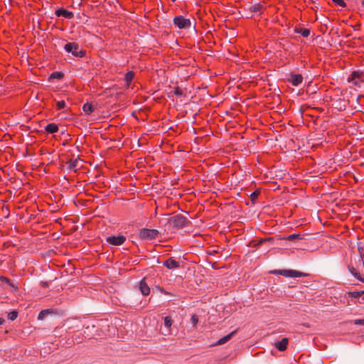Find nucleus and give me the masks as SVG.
<instances>
[{
    "label": "nucleus",
    "instance_id": "dca6fc26",
    "mask_svg": "<svg viewBox=\"0 0 364 364\" xmlns=\"http://www.w3.org/2000/svg\"><path fill=\"white\" fill-rule=\"evenodd\" d=\"M45 130L47 133L54 134L58 131V127L55 123H50L45 127Z\"/></svg>",
    "mask_w": 364,
    "mask_h": 364
},
{
    "label": "nucleus",
    "instance_id": "72a5a7b5",
    "mask_svg": "<svg viewBox=\"0 0 364 364\" xmlns=\"http://www.w3.org/2000/svg\"><path fill=\"white\" fill-rule=\"evenodd\" d=\"M220 248L218 247L217 249H213V250H210L209 252V254L211 255H214L215 254H217V253L220 252Z\"/></svg>",
    "mask_w": 364,
    "mask_h": 364
},
{
    "label": "nucleus",
    "instance_id": "bb28decb",
    "mask_svg": "<svg viewBox=\"0 0 364 364\" xmlns=\"http://www.w3.org/2000/svg\"><path fill=\"white\" fill-rule=\"evenodd\" d=\"M336 6L345 7L346 6L345 1L343 0H331Z\"/></svg>",
    "mask_w": 364,
    "mask_h": 364
},
{
    "label": "nucleus",
    "instance_id": "393cba45",
    "mask_svg": "<svg viewBox=\"0 0 364 364\" xmlns=\"http://www.w3.org/2000/svg\"><path fill=\"white\" fill-rule=\"evenodd\" d=\"M65 107V102L64 100L58 101L55 105V108L58 110H60Z\"/></svg>",
    "mask_w": 364,
    "mask_h": 364
},
{
    "label": "nucleus",
    "instance_id": "a211bd4d",
    "mask_svg": "<svg viewBox=\"0 0 364 364\" xmlns=\"http://www.w3.org/2000/svg\"><path fill=\"white\" fill-rule=\"evenodd\" d=\"M82 110L85 114L90 115L95 110V107L92 103L86 102L82 106Z\"/></svg>",
    "mask_w": 364,
    "mask_h": 364
},
{
    "label": "nucleus",
    "instance_id": "6ab92c4d",
    "mask_svg": "<svg viewBox=\"0 0 364 364\" xmlns=\"http://www.w3.org/2000/svg\"><path fill=\"white\" fill-rule=\"evenodd\" d=\"M134 77V73L133 71H129L126 73L124 76V80L127 86H129L132 82Z\"/></svg>",
    "mask_w": 364,
    "mask_h": 364
},
{
    "label": "nucleus",
    "instance_id": "5701e85b",
    "mask_svg": "<svg viewBox=\"0 0 364 364\" xmlns=\"http://www.w3.org/2000/svg\"><path fill=\"white\" fill-rule=\"evenodd\" d=\"M64 77V74L62 72L55 71L50 74V79H58L60 80Z\"/></svg>",
    "mask_w": 364,
    "mask_h": 364
},
{
    "label": "nucleus",
    "instance_id": "9d476101",
    "mask_svg": "<svg viewBox=\"0 0 364 364\" xmlns=\"http://www.w3.org/2000/svg\"><path fill=\"white\" fill-rule=\"evenodd\" d=\"M164 266L169 269H177L179 267V262H177L173 257H169L164 262Z\"/></svg>",
    "mask_w": 364,
    "mask_h": 364
},
{
    "label": "nucleus",
    "instance_id": "f704fd0d",
    "mask_svg": "<svg viewBox=\"0 0 364 364\" xmlns=\"http://www.w3.org/2000/svg\"><path fill=\"white\" fill-rule=\"evenodd\" d=\"M75 342L77 343H81L82 341V338H80V337L75 338Z\"/></svg>",
    "mask_w": 364,
    "mask_h": 364
},
{
    "label": "nucleus",
    "instance_id": "c756f323",
    "mask_svg": "<svg viewBox=\"0 0 364 364\" xmlns=\"http://www.w3.org/2000/svg\"><path fill=\"white\" fill-rule=\"evenodd\" d=\"M174 94L178 96H182L183 92V90L180 87H176L174 88Z\"/></svg>",
    "mask_w": 364,
    "mask_h": 364
},
{
    "label": "nucleus",
    "instance_id": "4be33fe9",
    "mask_svg": "<svg viewBox=\"0 0 364 364\" xmlns=\"http://www.w3.org/2000/svg\"><path fill=\"white\" fill-rule=\"evenodd\" d=\"M348 295L352 298H355L360 299V297L364 294V291H349Z\"/></svg>",
    "mask_w": 364,
    "mask_h": 364
},
{
    "label": "nucleus",
    "instance_id": "f257e3e1",
    "mask_svg": "<svg viewBox=\"0 0 364 364\" xmlns=\"http://www.w3.org/2000/svg\"><path fill=\"white\" fill-rule=\"evenodd\" d=\"M64 48L68 53H71L75 57L82 58L86 54V51L80 49L79 45L75 42L66 43Z\"/></svg>",
    "mask_w": 364,
    "mask_h": 364
},
{
    "label": "nucleus",
    "instance_id": "423d86ee",
    "mask_svg": "<svg viewBox=\"0 0 364 364\" xmlns=\"http://www.w3.org/2000/svg\"><path fill=\"white\" fill-rule=\"evenodd\" d=\"M127 238L123 235H112L108 237H107V242L112 245L114 246H119L122 245L125 241Z\"/></svg>",
    "mask_w": 364,
    "mask_h": 364
},
{
    "label": "nucleus",
    "instance_id": "a878e982",
    "mask_svg": "<svg viewBox=\"0 0 364 364\" xmlns=\"http://www.w3.org/2000/svg\"><path fill=\"white\" fill-rule=\"evenodd\" d=\"M18 316V312L16 311H11L8 314V318L11 321H14Z\"/></svg>",
    "mask_w": 364,
    "mask_h": 364
},
{
    "label": "nucleus",
    "instance_id": "0eeeda50",
    "mask_svg": "<svg viewBox=\"0 0 364 364\" xmlns=\"http://www.w3.org/2000/svg\"><path fill=\"white\" fill-rule=\"evenodd\" d=\"M279 273L287 277H300L304 275L303 273L291 269H284L279 271Z\"/></svg>",
    "mask_w": 364,
    "mask_h": 364
},
{
    "label": "nucleus",
    "instance_id": "f3484780",
    "mask_svg": "<svg viewBox=\"0 0 364 364\" xmlns=\"http://www.w3.org/2000/svg\"><path fill=\"white\" fill-rule=\"evenodd\" d=\"M53 313H55V311L53 309H48L42 310L38 314V319L43 320L45 318V317L46 316H48V314H53Z\"/></svg>",
    "mask_w": 364,
    "mask_h": 364
},
{
    "label": "nucleus",
    "instance_id": "473e14b6",
    "mask_svg": "<svg viewBox=\"0 0 364 364\" xmlns=\"http://www.w3.org/2000/svg\"><path fill=\"white\" fill-rule=\"evenodd\" d=\"M355 325H363L364 326V318L363 319H355L353 321Z\"/></svg>",
    "mask_w": 364,
    "mask_h": 364
},
{
    "label": "nucleus",
    "instance_id": "2eb2a0df",
    "mask_svg": "<svg viewBox=\"0 0 364 364\" xmlns=\"http://www.w3.org/2000/svg\"><path fill=\"white\" fill-rule=\"evenodd\" d=\"M289 340L287 338H282L280 341L275 343V347L280 351H284L287 349Z\"/></svg>",
    "mask_w": 364,
    "mask_h": 364
},
{
    "label": "nucleus",
    "instance_id": "4468645a",
    "mask_svg": "<svg viewBox=\"0 0 364 364\" xmlns=\"http://www.w3.org/2000/svg\"><path fill=\"white\" fill-rule=\"evenodd\" d=\"M139 289L141 294L144 296H147L150 294V288L145 282V279H143L139 282Z\"/></svg>",
    "mask_w": 364,
    "mask_h": 364
},
{
    "label": "nucleus",
    "instance_id": "7ed1b4c3",
    "mask_svg": "<svg viewBox=\"0 0 364 364\" xmlns=\"http://www.w3.org/2000/svg\"><path fill=\"white\" fill-rule=\"evenodd\" d=\"M348 80L352 85L356 87H360L364 83L363 79V73L360 71H353L348 77Z\"/></svg>",
    "mask_w": 364,
    "mask_h": 364
},
{
    "label": "nucleus",
    "instance_id": "1a4fd4ad",
    "mask_svg": "<svg viewBox=\"0 0 364 364\" xmlns=\"http://www.w3.org/2000/svg\"><path fill=\"white\" fill-rule=\"evenodd\" d=\"M288 81L294 86L299 85L303 81V76L301 74H293L290 75V78Z\"/></svg>",
    "mask_w": 364,
    "mask_h": 364
},
{
    "label": "nucleus",
    "instance_id": "c9c22d12",
    "mask_svg": "<svg viewBox=\"0 0 364 364\" xmlns=\"http://www.w3.org/2000/svg\"><path fill=\"white\" fill-rule=\"evenodd\" d=\"M4 318H0V326H1V324H3V323H4Z\"/></svg>",
    "mask_w": 364,
    "mask_h": 364
},
{
    "label": "nucleus",
    "instance_id": "aec40b11",
    "mask_svg": "<svg viewBox=\"0 0 364 364\" xmlns=\"http://www.w3.org/2000/svg\"><path fill=\"white\" fill-rule=\"evenodd\" d=\"M348 269L350 272L358 280L364 282V279L362 278L359 274V272L357 271V269L353 267H348Z\"/></svg>",
    "mask_w": 364,
    "mask_h": 364
},
{
    "label": "nucleus",
    "instance_id": "9b49d317",
    "mask_svg": "<svg viewBox=\"0 0 364 364\" xmlns=\"http://www.w3.org/2000/svg\"><path fill=\"white\" fill-rule=\"evenodd\" d=\"M265 9H266V7L264 4H262L261 3H258V4H256L255 5H252V6H250V11L252 13L261 14L264 12Z\"/></svg>",
    "mask_w": 364,
    "mask_h": 364
},
{
    "label": "nucleus",
    "instance_id": "ddd939ff",
    "mask_svg": "<svg viewBox=\"0 0 364 364\" xmlns=\"http://www.w3.org/2000/svg\"><path fill=\"white\" fill-rule=\"evenodd\" d=\"M79 166V160L77 159H70L67 162V169L69 171H77Z\"/></svg>",
    "mask_w": 364,
    "mask_h": 364
},
{
    "label": "nucleus",
    "instance_id": "f03ea898",
    "mask_svg": "<svg viewBox=\"0 0 364 364\" xmlns=\"http://www.w3.org/2000/svg\"><path fill=\"white\" fill-rule=\"evenodd\" d=\"M170 223L173 227L181 228L188 225V220L184 215L178 214L171 218Z\"/></svg>",
    "mask_w": 364,
    "mask_h": 364
},
{
    "label": "nucleus",
    "instance_id": "6e6552de",
    "mask_svg": "<svg viewBox=\"0 0 364 364\" xmlns=\"http://www.w3.org/2000/svg\"><path fill=\"white\" fill-rule=\"evenodd\" d=\"M55 14L57 16H63L67 19H71L73 18L74 14L72 11H69L64 8H60L55 11Z\"/></svg>",
    "mask_w": 364,
    "mask_h": 364
},
{
    "label": "nucleus",
    "instance_id": "2f4dec72",
    "mask_svg": "<svg viewBox=\"0 0 364 364\" xmlns=\"http://www.w3.org/2000/svg\"><path fill=\"white\" fill-rule=\"evenodd\" d=\"M0 282L1 284L6 283V284H10V280L8 278L5 277H0Z\"/></svg>",
    "mask_w": 364,
    "mask_h": 364
},
{
    "label": "nucleus",
    "instance_id": "f8f14e48",
    "mask_svg": "<svg viewBox=\"0 0 364 364\" xmlns=\"http://www.w3.org/2000/svg\"><path fill=\"white\" fill-rule=\"evenodd\" d=\"M235 333H236V331H232L229 334L220 338L215 343L213 344L212 346L223 345V344L225 343L226 342H228L232 338V336L235 334Z\"/></svg>",
    "mask_w": 364,
    "mask_h": 364
},
{
    "label": "nucleus",
    "instance_id": "20e7f679",
    "mask_svg": "<svg viewBox=\"0 0 364 364\" xmlns=\"http://www.w3.org/2000/svg\"><path fill=\"white\" fill-rule=\"evenodd\" d=\"M159 231L155 229L143 228L140 230L139 237L141 239L151 240L157 237Z\"/></svg>",
    "mask_w": 364,
    "mask_h": 364
},
{
    "label": "nucleus",
    "instance_id": "39448f33",
    "mask_svg": "<svg viewBox=\"0 0 364 364\" xmlns=\"http://www.w3.org/2000/svg\"><path fill=\"white\" fill-rule=\"evenodd\" d=\"M173 23L178 28H188L191 26L190 19L184 18L183 16H177L173 18Z\"/></svg>",
    "mask_w": 364,
    "mask_h": 364
},
{
    "label": "nucleus",
    "instance_id": "cd10ccee",
    "mask_svg": "<svg viewBox=\"0 0 364 364\" xmlns=\"http://www.w3.org/2000/svg\"><path fill=\"white\" fill-rule=\"evenodd\" d=\"M173 321L171 317L166 316L164 318V324L166 327L169 328L171 326Z\"/></svg>",
    "mask_w": 364,
    "mask_h": 364
},
{
    "label": "nucleus",
    "instance_id": "c85d7f7f",
    "mask_svg": "<svg viewBox=\"0 0 364 364\" xmlns=\"http://www.w3.org/2000/svg\"><path fill=\"white\" fill-rule=\"evenodd\" d=\"M191 323L192 324L195 326H196V324L198 323V318L197 316V315L194 314L191 316Z\"/></svg>",
    "mask_w": 364,
    "mask_h": 364
},
{
    "label": "nucleus",
    "instance_id": "b1692460",
    "mask_svg": "<svg viewBox=\"0 0 364 364\" xmlns=\"http://www.w3.org/2000/svg\"><path fill=\"white\" fill-rule=\"evenodd\" d=\"M286 239L289 240V241H292V240H301L302 239V236L300 234H292V235H288L286 237Z\"/></svg>",
    "mask_w": 364,
    "mask_h": 364
},
{
    "label": "nucleus",
    "instance_id": "412c9836",
    "mask_svg": "<svg viewBox=\"0 0 364 364\" xmlns=\"http://www.w3.org/2000/svg\"><path fill=\"white\" fill-rule=\"evenodd\" d=\"M295 32L301 34L303 37H308L310 35V30L308 28H296Z\"/></svg>",
    "mask_w": 364,
    "mask_h": 364
},
{
    "label": "nucleus",
    "instance_id": "7c9ffc66",
    "mask_svg": "<svg viewBox=\"0 0 364 364\" xmlns=\"http://www.w3.org/2000/svg\"><path fill=\"white\" fill-rule=\"evenodd\" d=\"M259 191H254L251 195H250V198H251V200H255V199H257L259 195Z\"/></svg>",
    "mask_w": 364,
    "mask_h": 364
}]
</instances>
